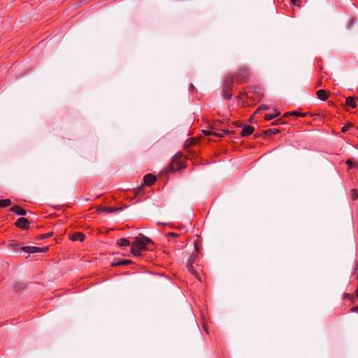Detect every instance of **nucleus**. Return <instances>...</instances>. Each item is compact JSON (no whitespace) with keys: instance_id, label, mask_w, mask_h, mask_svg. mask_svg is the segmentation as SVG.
Returning <instances> with one entry per match:
<instances>
[{"instance_id":"nucleus-8","label":"nucleus","mask_w":358,"mask_h":358,"mask_svg":"<svg viewBox=\"0 0 358 358\" xmlns=\"http://www.w3.org/2000/svg\"><path fill=\"white\" fill-rule=\"evenodd\" d=\"M317 97L322 101H326L329 94V92L324 90H320L316 92Z\"/></svg>"},{"instance_id":"nucleus-16","label":"nucleus","mask_w":358,"mask_h":358,"mask_svg":"<svg viewBox=\"0 0 358 358\" xmlns=\"http://www.w3.org/2000/svg\"><path fill=\"white\" fill-rule=\"evenodd\" d=\"M157 180H143V182H144L143 185L142 184L140 187H138V192H140L142 190L143 185H146V186L150 187Z\"/></svg>"},{"instance_id":"nucleus-35","label":"nucleus","mask_w":358,"mask_h":358,"mask_svg":"<svg viewBox=\"0 0 358 358\" xmlns=\"http://www.w3.org/2000/svg\"><path fill=\"white\" fill-rule=\"evenodd\" d=\"M357 269V264H355L354 270H355V271H356Z\"/></svg>"},{"instance_id":"nucleus-20","label":"nucleus","mask_w":358,"mask_h":358,"mask_svg":"<svg viewBox=\"0 0 358 358\" xmlns=\"http://www.w3.org/2000/svg\"><path fill=\"white\" fill-rule=\"evenodd\" d=\"M121 210V208H115V207H106L104 208V211L108 213H117Z\"/></svg>"},{"instance_id":"nucleus-19","label":"nucleus","mask_w":358,"mask_h":358,"mask_svg":"<svg viewBox=\"0 0 358 358\" xmlns=\"http://www.w3.org/2000/svg\"><path fill=\"white\" fill-rule=\"evenodd\" d=\"M10 203H11V201L9 199L0 200V207L1 208L8 207V206L10 205Z\"/></svg>"},{"instance_id":"nucleus-6","label":"nucleus","mask_w":358,"mask_h":358,"mask_svg":"<svg viewBox=\"0 0 358 358\" xmlns=\"http://www.w3.org/2000/svg\"><path fill=\"white\" fill-rule=\"evenodd\" d=\"M29 220L24 217L18 218L15 222V226L22 229H27L29 228Z\"/></svg>"},{"instance_id":"nucleus-24","label":"nucleus","mask_w":358,"mask_h":358,"mask_svg":"<svg viewBox=\"0 0 358 358\" xmlns=\"http://www.w3.org/2000/svg\"><path fill=\"white\" fill-rule=\"evenodd\" d=\"M292 115H294V116H296V117H305L306 115V114L303 113L292 111Z\"/></svg>"},{"instance_id":"nucleus-11","label":"nucleus","mask_w":358,"mask_h":358,"mask_svg":"<svg viewBox=\"0 0 358 358\" xmlns=\"http://www.w3.org/2000/svg\"><path fill=\"white\" fill-rule=\"evenodd\" d=\"M345 105L352 108H355L357 107V103L355 102V99L353 96H349L346 98Z\"/></svg>"},{"instance_id":"nucleus-15","label":"nucleus","mask_w":358,"mask_h":358,"mask_svg":"<svg viewBox=\"0 0 358 358\" xmlns=\"http://www.w3.org/2000/svg\"><path fill=\"white\" fill-rule=\"evenodd\" d=\"M273 111L275 112V113L273 114V115H271L269 114L265 115L264 118L266 120H273L280 115V113L278 112L275 108L273 109Z\"/></svg>"},{"instance_id":"nucleus-41","label":"nucleus","mask_w":358,"mask_h":358,"mask_svg":"<svg viewBox=\"0 0 358 358\" xmlns=\"http://www.w3.org/2000/svg\"><path fill=\"white\" fill-rule=\"evenodd\" d=\"M358 309V308H357Z\"/></svg>"},{"instance_id":"nucleus-9","label":"nucleus","mask_w":358,"mask_h":358,"mask_svg":"<svg viewBox=\"0 0 358 358\" xmlns=\"http://www.w3.org/2000/svg\"><path fill=\"white\" fill-rule=\"evenodd\" d=\"M255 129L250 125H245L243 127L241 135L243 136H248L254 131Z\"/></svg>"},{"instance_id":"nucleus-1","label":"nucleus","mask_w":358,"mask_h":358,"mask_svg":"<svg viewBox=\"0 0 358 358\" xmlns=\"http://www.w3.org/2000/svg\"><path fill=\"white\" fill-rule=\"evenodd\" d=\"M150 242L151 241L144 236L136 237L135 241L131 243V254L135 257H140L141 255V252L146 250L147 244Z\"/></svg>"},{"instance_id":"nucleus-40","label":"nucleus","mask_w":358,"mask_h":358,"mask_svg":"<svg viewBox=\"0 0 358 358\" xmlns=\"http://www.w3.org/2000/svg\"><path fill=\"white\" fill-rule=\"evenodd\" d=\"M357 278H358V273H357Z\"/></svg>"},{"instance_id":"nucleus-39","label":"nucleus","mask_w":358,"mask_h":358,"mask_svg":"<svg viewBox=\"0 0 358 358\" xmlns=\"http://www.w3.org/2000/svg\"><path fill=\"white\" fill-rule=\"evenodd\" d=\"M348 296H349V294H345V297H348Z\"/></svg>"},{"instance_id":"nucleus-4","label":"nucleus","mask_w":358,"mask_h":358,"mask_svg":"<svg viewBox=\"0 0 358 358\" xmlns=\"http://www.w3.org/2000/svg\"><path fill=\"white\" fill-rule=\"evenodd\" d=\"M196 256L192 255L191 256L187 261L186 267L189 273L194 275L199 281H201L200 276L198 273V272L194 269L193 264L195 262Z\"/></svg>"},{"instance_id":"nucleus-3","label":"nucleus","mask_w":358,"mask_h":358,"mask_svg":"<svg viewBox=\"0 0 358 358\" xmlns=\"http://www.w3.org/2000/svg\"><path fill=\"white\" fill-rule=\"evenodd\" d=\"M178 160L177 157H175L171 164V166L169 169H166L164 171L160 172L157 176L152 174V173H148L144 176L143 179H157V177H162L169 171H175L178 170L180 168V165L178 162H176Z\"/></svg>"},{"instance_id":"nucleus-5","label":"nucleus","mask_w":358,"mask_h":358,"mask_svg":"<svg viewBox=\"0 0 358 358\" xmlns=\"http://www.w3.org/2000/svg\"><path fill=\"white\" fill-rule=\"evenodd\" d=\"M250 76V71L249 69L244 66L238 70V72L237 73L236 76V78L237 82L238 83H243Z\"/></svg>"},{"instance_id":"nucleus-38","label":"nucleus","mask_w":358,"mask_h":358,"mask_svg":"<svg viewBox=\"0 0 358 358\" xmlns=\"http://www.w3.org/2000/svg\"><path fill=\"white\" fill-rule=\"evenodd\" d=\"M190 87H191V89H193V88H194L193 85H190Z\"/></svg>"},{"instance_id":"nucleus-25","label":"nucleus","mask_w":358,"mask_h":358,"mask_svg":"<svg viewBox=\"0 0 358 358\" xmlns=\"http://www.w3.org/2000/svg\"><path fill=\"white\" fill-rule=\"evenodd\" d=\"M346 164L348 165L350 168H352L355 164V161L353 160L352 159H350L346 162Z\"/></svg>"},{"instance_id":"nucleus-23","label":"nucleus","mask_w":358,"mask_h":358,"mask_svg":"<svg viewBox=\"0 0 358 358\" xmlns=\"http://www.w3.org/2000/svg\"><path fill=\"white\" fill-rule=\"evenodd\" d=\"M270 108V106H268V105H265V104H263V105H261L256 110V113L260 111V110H268Z\"/></svg>"},{"instance_id":"nucleus-30","label":"nucleus","mask_w":358,"mask_h":358,"mask_svg":"<svg viewBox=\"0 0 358 358\" xmlns=\"http://www.w3.org/2000/svg\"><path fill=\"white\" fill-rule=\"evenodd\" d=\"M358 308V306H354V307L351 309V311L358 313V309H357V308Z\"/></svg>"},{"instance_id":"nucleus-2","label":"nucleus","mask_w":358,"mask_h":358,"mask_svg":"<svg viewBox=\"0 0 358 358\" xmlns=\"http://www.w3.org/2000/svg\"><path fill=\"white\" fill-rule=\"evenodd\" d=\"M11 248L15 252H24L29 254L36 252H46L48 248H38L34 246H20L17 243L11 244Z\"/></svg>"},{"instance_id":"nucleus-28","label":"nucleus","mask_w":358,"mask_h":358,"mask_svg":"<svg viewBox=\"0 0 358 358\" xmlns=\"http://www.w3.org/2000/svg\"><path fill=\"white\" fill-rule=\"evenodd\" d=\"M168 236L169 237H171V238H176L178 236V234H175L173 232H170L169 234H168Z\"/></svg>"},{"instance_id":"nucleus-22","label":"nucleus","mask_w":358,"mask_h":358,"mask_svg":"<svg viewBox=\"0 0 358 358\" xmlns=\"http://www.w3.org/2000/svg\"><path fill=\"white\" fill-rule=\"evenodd\" d=\"M350 196L353 200L358 199V191L356 189H352L350 192Z\"/></svg>"},{"instance_id":"nucleus-32","label":"nucleus","mask_w":358,"mask_h":358,"mask_svg":"<svg viewBox=\"0 0 358 358\" xmlns=\"http://www.w3.org/2000/svg\"><path fill=\"white\" fill-rule=\"evenodd\" d=\"M289 115H292V112L286 113L284 116L287 117Z\"/></svg>"},{"instance_id":"nucleus-33","label":"nucleus","mask_w":358,"mask_h":358,"mask_svg":"<svg viewBox=\"0 0 358 358\" xmlns=\"http://www.w3.org/2000/svg\"><path fill=\"white\" fill-rule=\"evenodd\" d=\"M236 127H242V124H241L236 123Z\"/></svg>"},{"instance_id":"nucleus-34","label":"nucleus","mask_w":358,"mask_h":358,"mask_svg":"<svg viewBox=\"0 0 358 358\" xmlns=\"http://www.w3.org/2000/svg\"><path fill=\"white\" fill-rule=\"evenodd\" d=\"M199 248L196 245H195V250L196 252H198Z\"/></svg>"},{"instance_id":"nucleus-14","label":"nucleus","mask_w":358,"mask_h":358,"mask_svg":"<svg viewBox=\"0 0 358 358\" xmlns=\"http://www.w3.org/2000/svg\"><path fill=\"white\" fill-rule=\"evenodd\" d=\"M131 260L129 259H122L117 261L114 263H113V266H126L131 264Z\"/></svg>"},{"instance_id":"nucleus-18","label":"nucleus","mask_w":358,"mask_h":358,"mask_svg":"<svg viewBox=\"0 0 358 358\" xmlns=\"http://www.w3.org/2000/svg\"><path fill=\"white\" fill-rule=\"evenodd\" d=\"M280 131L278 129H268L264 131V134L266 136L278 134Z\"/></svg>"},{"instance_id":"nucleus-17","label":"nucleus","mask_w":358,"mask_h":358,"mask_svg":"<svg viewBox=\"0 0 358 358\" xmlns=\"http://www.w3.org/2000/svg\"><path fill=\"white\" fill-rule=\"evenodd\" d=\"M351 129H357V128H356L353 124L348 123L345 126H344L342 128L341 131L343 133H345L347 131H349Z\"/></svg>"},{"instance_id":"nucleus-7","label":"nucleus","mask_w":358,"mask_h":358,"mask_svg":"<svg viewBox=\"0 0 358 358\" xmlns=\"http://www.w3.org/2000/svg\"><path fill=\"white\" fill-rule=\"evenodd\" d=\"M10 210L16 213L18 215H26L27 210L18 206H13L10 208Z\"/></svg>"},{"instance_id":"nucleus-37","label":"nucleus","mask_w":358,"mask_h":358,"mask_svg":"<svg viewBox=\"0 0 358 358\" xmlns=\"http://www.w3.org/2000/svg\"><path fill=\"white\" fill-rule=\"evenodd\" d=\"M356 296L358 297V289L356 290Z\"/></svg>"},{"instance_id":"nucleus-27","label":"nucleus","mask_w":358,"mask_h":358,"mask_svg":"<svg viewBox=\"0 0 358 358\" xmlns=\"http://www.w3.org/2000/svg\"><path fill=\"white\" fill-rule=\"evenodd\" d=\"M204 132H205V134H206V135H212V134H213V135H215V136H219V137L222 136L220 134L212 133V132H211V131H204Z\"/></svg>"},{"instance_id":"nucleus-13","label":"nucleus","mask_w":358,"mask_h":358,"mask_svg":"<svg viewBox=\"0 0 358 358\" xmlns=\"http://www.w3.org/2000/svg\"><path fill=\"white\" fill-rule=\"evenodd\" d=\"M85 235L81 232H76L72 235V241H83L85 239Z\"/></svg>"},{"instance_id":"nucleus-29","label":"nucleus","mask_w":358,"mask_h":358,"mask_svg":"<svg viewBox=\"0 0 358 358\" xmlns=\"http://www.w3.org/2000/svg\"><path fill=\"white\" fill-rule=\"evenodd\" d=\"M292 3L294 6H300L299 1V0H296V1H292Z\"/></svg>"},{"instance_id":"nucleus-26","label":"nucleus","mask_w":358,"mask_h":358,"mask_svg":"<svg viewBox=\"0 0 358 358\" xmlns=\"http://www.w3.org/2000/svg\"><path fill=\"white\" fill-rule=\"evenodd\" d=\"M286 122H284L282 119H278L275 121H274L273 122H272V125H278L279 124H285Z\"/></svg>"},{"instance_id":"nucleus-10","label":"nucleus","mask_w":358,"mask_h":358,"mask_svg":"<svg viewBox=\"0 0 358 358\" xmlns=\"http://www.w3.org/2000/svg\"><path fill=\"white\" fill-rule=\"evenodd\" d=\"M233 82H234L233 76H229V77L226 78V79L224 81L223 88L227 89H227L232 90Z\"/></svg>"},{"instance_id":"nucleus-12","label":"nucleus","mask_w":358,"mask_h":358,"mask_svg":"<svg viewBox=\"0 0 358 358\" xmlns=\"http://www.w3.org/2000/svg\"><path fill=\"white\" fill-rule=\"evenodd\" d=\"M117 243L120 247L131 246V243L129 240L126 238H122L117 240Z\"/></svg>"},{"instance_id":"nucleus-36","label":"nucleus","mask_w":358,"mask_h":358,"mask_svg":"<svg viewBox=\"0 0 358 358\" xmlns=\"http://www.w3.org/2000/svg\"><path fill=\"white\" fill-rule=\"evenodd\" d=\"M223 131H224V133H226V134L229 133V131H228V130H223Z\"/></svg>"},{"instance_id":"nucleus-31","label":"nucleus","mask_w":358,"mask_h":358,"mask_svg":"<svg viewBox=\"0 0 358 358\" xmlns=\"http://www.w3.org/2000/svg\"><path fill=\"white\" fill-rule=\"evenodd\" d=\"M51 234H50V233L45 234V235H43V238H48L51 236Z\"/></svg>"},{"instance_id":"nucleus-21","label":"nucleus","mask_w":358,"mask_h":358,"mask_svg":"<svg viewBox=\"0 0 358 358\" xmlns=\"http://www.w3.org/2000/svg\"><path fill=\"white\" fill-rule=\"evenodd\" d=\"M231 90L230 89H224L223 88V96L227 99H230L232 96V94L231 93Z\"/></svg>"}]
</instances>
